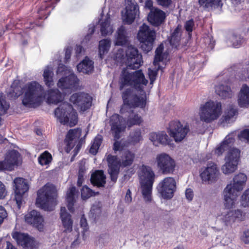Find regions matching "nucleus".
<instances>
[{
	"label": "nucleus",
	"instance_id": "f257e3e1",
	"mask_svg": "<svg viewBox=\"0 0 249 249\" xmlns=\"http://www.w3.org/2000/svg\"><path fill=\"white\" fill-rule=\"evenodd\" d=\"M23 93L22 103L27 107L38 103L44 96V89L35 81L28 83L23 87L18 82L15 81L11 85L7 97L10 99H16Z\"/></svg>",
	"mask_w": 249,
	"mask_h": 249
},
{
	"label": "nucleus",
	"instance_id": "f03ea898",
	"mask_svg": "<svg viewBox=\"0 0 249 249\" xmlns=\"http://www.w3.org/2000/svg\"><path fill=\"white\" fill-rule=\"evenodd\" d=\"M135 158V154L129 150H124L120 154L119 160L117 156L108 154L107 157L108 173L111 180L116 182L118 178L120 167L130 166Z\"/></svg>",
	"mask_w": 249,
	"mask_h": 249
},
{
	"label": "nucleus",
	"instance_id": "7ed1b4c3",
	"mask_svg": "<svg viewBox=\"0 0 249 249\" xmlns=\"http://www.w3.org/2000/svg\"><path fill=\"white\" fill-rule=\"evenodd\" d=\"M121 79L120 90H122L125 86H130L137 90L142 91L144 86H146L148 82L142 70L130 72L126 69H124L122 72Z\"/></svg>",
	"mask_w": 249,
	"mask_h": 249
},
{
	"label": "nucleus",
	"instance_id": "20e7f679",
	"mask_svg": "<svg viewBox=\"0 0 249 249\" xmlns=\"http://www.w3.org/2000/svg\"><path fill=\"white\" fill-rule=\"evenodd\" d=\"M54 113L61 124L72 127L77 124V113L70 103H62L54 110Z\"/></svg>",
	"mask_w": 249,
	"mask_h": 249
},
{
	"label": "nucleus",
	"instance_id": "39448f33",
	"mask_svg": "<svg viewBox=\"0 0 249 249\" xmlns=\"http://www.w3.org/2000/svg\"><path fill=\"white\" fill-rule=\"evenodd\" d=\"M57 192L52 185H45L37 191L36 203L41 209L50 210V208L56 204Z\"/></svg>",
	"mask_w": 249,
	"mask_h": 249
},
{
	"label": "nucleus",
	"instance_id": "423d86ee",
	"mask_svg": "<svg viewBox=\"0 0 249 249\" xmlns=\"http://www.w3.org/2000/svg\"><path fill=\"white\" fill-rule=\"evenodd\" d=\"M122 97L124 104L120 109L121 114L125 112L126 106L130 108L140 107L144 108L146 104V96L141 97L136 93H134L133 90L130 89H126L122 93Z\"/></svg>",
	"mask_w": 249,
	"mask_h": 249
},
{
	"label": "nucleus",
	"instance_id": "0eeeda50",
	"mask_svg": "<svg viewBox=\"0 0 249 249\" xmlns=\"http://www.w3.org/2000/svg\"><path fill=\"white\" fill-rule=\"evenodd\" d=\"M142 172L143 180L145 181L141 185L142 194L144 201L151 202L153 185L155 181V175L152 168L148 166L142 165Z\"/></svg>",
	"mask_w": 249,
	"mask_h": 249
},
{
	"label": "nucleus",
	"instance_id": "6e6552de",
	"mask_svg": "<svg viewBox=\"0 0 249 249\" xmlns=\"http://www.w3.org/2000/svg\"><path fill=\"white\" fill-rule=\"evenodd\" d=\"M156 36L155 31L151 30L145 23L140 27L137 37L141 43V47L144 52L147 53L152 50Z\"/></svg>",
	"mask_w": 249,
	"mask_h": 249
},
{
	"label": "nucleus",
	"instance_id": "1a4fd4ad",
	"mask_svg": "<svg viewBox=\"0 0 249 249\" xmlns=\"http://www.w3.org/2000/svg\"><path fill=\"white\" fill-rule=\"evenodd\" d=\"M82 134L81 129L79 128L70 129L68 131L66 138L64 140L66 144V151L69 153L71 150L76 145L73 152L74 156H76L80 151L83 143L84 142V138L80 139Z\"/></svg>",
	"mask_w": 249,
	"mask_h": 249
},
{
	"label": "nucleus",
	"instance_id": "9d476101",
	"mask_svg": "<svg viewBox=\"0 0 249 249\" xmlns=\"http://www.w3.org/2000/svg\"><path fill=\"white\" fill-rule=\"evenodd\" d=\"M157 189L160 196L164 199H171L177 190V182L173 177H166L158 184Z\"/></svg>",
	"mask_w": 249,
	"mask_h": 249
},
{
	"label": "nucleus",
	"instance_id": "9b49d317",
	"mask_svg": "<svg viewBox=\"0 0 249 249\" xmlns=\"http://www.w3.org/2000/svg\"><path fill=\"white\" fill-rule=\"evenodd\" d=\"M157 166L163 175L172 174L175 170V160L168 154L161 153L156 157Z\"/></svg>",
	"mask_w": 249,
	"mask_h": 249
},
{
	"label": "nucleus",
	"instance_id": "f8f14e48",
	"mask_svg": "<svg viewBox=\"0 0 249 249\" xmlns=\"http://www.w3.org/2000/svg\"><path fill=\"white\" fill-rule=\"evenodd\" d=\"M70 101L81 111L84 112L91 107L92 98L88 93L78 92L73 93L70 96Z\"/></svg>",
	"mask_w": 249,
	"mask_h": 249
},
{
	"label": "nucleus",
	"instance_id": "ddd939ff",
	"mask_svg": "<svg viewBox=\"0 0 249 249\" xmlns=\"http://www.w3.org/2000/svg\"><path fill=\"white\" fill-rule=\"evenodd\" d=\"M168 129L170 135L176 142L183 140L190 130L188 124L183 126L180 121L177 120L171 121Z\"/></svg>",
	"mask_w": 249,
	"mask_h": 249
},
{
	"label": "nucleus",
	"instance_id": "4468645a",
	"mask_svg": "<svg viewBox=\"0 0 249 249\" xmlns=\"http://www.w3.org/2000/svg\"><path fill=\"white\" fill-rule=\"evenodd\" d=\"M126 64L130 69H139L142 64V55L138 49L130 45L125 51Z\"/></svg>",
	"mask_w": 249,
	"mask_h": 249
},
{
	"label": "nucleus",
	"instance_id": "2eb2a0df",
	"mask_svg": "<svg viewBox=\"0 0 249 249\" xmlns=\"http://www.w3.org/2000/svg\"><path fill=\"white\" fill-rule=\"evenodd\" d=\"M221 104L219 102L209 101L203 106V121L209 123L216 119L220 115Z\"/></svg>",
	"mask_w": 249,
	"mask_h": 249
},
{
	"label": "nucleus",
	"instance_id": "dca6fc26",
	"mask_svg": "<svg viewBox=\"0 0 249 249\" xmlns=\"http://www.w3.org/2000/svg\"><path fill=\"white\" fill-rule=\"evenodd\" d=\"M13 183L15 192L14 200L19 209L20 208L23 199V195L29 190V185L26 180L22 178H16Z\"/></svg>",
	"mask_w": 249,
	"mask_h": 249
},
{
	"label": "nucleus",
	"instance_id": "f3484780",
	"mask_svg": "<svg viewBox=\"0 0 249 249\" xmlns=\"http://www.w3.org/2000/svg\"><path fill=\"white\" fill-rule=\"evenodd\" d=\"M12 236L17 244L24 249H37L38 248L36 242L27 233L15 231L12 233Z\"/></svg>",
	"mask_w": 249,
	"mask_h": 249
},
{
	"label": "nucleus",
	"instance_id": "a211bd4d",
	"mask_svg": "<svg viewBox=\"0 0 249 249\" xmlns=\"http://www.w3.org/2000/svg\"><path fill=\"white\" fill-rule=\"evenodd\" d=\"M109 124L114 139L119 140L121 133L124 131L126 127L123 117L118 114H113L110 118Z\"/></svg>",
	"mask_w": 249,
	"mask_h": 249
},
{
	"label": "nucleus",
	"instance_id": "6ab92c4d",
	"mask_svg": "<svg viewBox=\"0 0 249 249\" xmlns=\"http://www.w3.org/2000/svg\"><path fill=\"white\" fill-rule=\"evenodd\" d=\"M138 4L132 0H127V5L125 7V12L122 15V19L125 24H132L139 14Z\"/></svg>",
	"mask_w": 249,
	"mask_h": 249
},
{
	"label": "nucleus",
	"instance_id": "aec40b11",
	"mask_svg": "<svg viewBox=\"0 0 249 249\" xmlns=\"http://www.w3.org/2000/svg\"><path fill=\"white\" fill-rule=\"evenodd\" d=\"M245 219V213L240 210H229L222 215L221 220L226 226H231L235 221Z\"/></svg>",
	"mask_w": 249,
	"mask_h": 249
},
{
	"label": "nucleus",
	"instance_id": "412c9836",
	"mask_svg": "<svg viewBox=\"0 0 249 249\" xmlns=\"http://www.w3.org/2000/svg\"><path fill=\"white\" fill-rule=\"evenodd\" d=\"M25 221L41 231L44 228V219L39 212L32 210L25 216Z\"/></svg>",
	"mask_w": 249,
	"mask_h": 249
},
{
	"label": "nucleus",
	"instance_id": "4be33fe9",
	"mask_svg": "<svg viewBox=\"0 0 249 249\" xmlns=\"http://www.w3.org/2000/svg\"><path fill=\"white\" fill-rule=\"evenodd\" d=\"M166 18L165 13L158 8L151 9L148 15L149 22L155 27L160 26L164 22Z\"/></svg>",
	"mask_w": 249,
	"mask_h": 249
},
{
	"label": "nucleus",
	"instance_id": "5701e85b",
	"mask_svg": "<svg viewBox=\"0 0 249 249\" xmlns=\"http://www.w3.org/2000/svg\"><path fill=\"white\" fill-rule=\"evenodd\" d=\"M247 181V176L246 174L240 173L233 178L232 182L228 184L227 186H230L231 190L239 194L245 186Z\"/></svg>",
	"mask_w": 249,
	"mask_h": 249
},
{
	"label": "nucleus",
	"instance_id": "b1692460",
	"mask_svg": "<svg viewBox=\"0 0 249 249\" xmlns=\"http://www.w3.org/2000/svg\"><path fill=\"white\" fill-rule=\"evenodd\" d=\"M230 186H226L223 191L224 204L226 208L231 209L235 206L239 194L231 190Z\"/></svg>",
	"mask_w": 249,
	"mask_h": 249
},
{
	"label": "nucleus",
	"instance_id": "393cba45",
	"mask_svg": "<svg viewBox=\"0 0 249 249\" xmlns=\"http://www.w3.org/2000/svg\"><path fill=\"white\" fill-rule=\"evenodd\" d=\"M35 25L37 26V24L34 22L26 21V19L14 20L13 19L10 20L9 23L6 25V30H13L16 29H31L35 27Z\"/></svg>",
	"mask_w": 249,
	"mask_h": 249
},
{
	"label": "nucleus",
	"instance_id": "a878e982",
	"mask_svg": "<svg viewBox=\"0 0 249 249\" xmlns=\"http://www.w3.org/2000/svg\"><path fill=\"white\" fill-rule=\"evenodd\" d=\"M235 141L234 135L231 133L228 135L224 140L215 148L214 152L218 156L221 155L224 152L229 150Z\"/></svg>",
	"mask_w": 249,
	"mask_h": 249
},
{
	"label": "nucleus",
	"instance_id": "bb28decb",
	"mask_svg": "<svg viewBox=\"0 0 249 249\" xmlns=\"http://www.w3.org/2000/svg\"><path fill=\"white\" fill-rule=\"evenodd\" d=\"M77 81V76L74 74H71L68 76L59 79L57 86L62 90L72 89L76 86Z\"/></svg>",
	"mask_w": 249,
	"mask_h": 249
},
{
	"label": "nucleus",
	"instance_id": "cd10ccee",
	"mask_svg": "<svg viewBox=\"0 0 249 249\" xmlns=\"http://www.w3.org/2000/svg\"><path fill=\"white\" fill-rule=\"evenodd\" d=\"M19 156V152L16 150H13L9 152L3 160L5 169L6 170L12 171L15 165H18Z\"/></svg>",
	"mask_w": 249,
	"mask_h": 249
},
{
	"label": "nucleus",
	"instance_id": "c85d7f7f",
	"mask_svg": "<svg viewBox=\"0 0 249 249\" xmlns=\"http://www.w3.org/2000/svg\"><path fill=\"white\" fill-rule=\"evenodd\" d=\"M218 175V170L216 165L213 162H208L203 171V180L212 182L217 178Z\"/></svg>",
	"mask_w": 249,
	"mask_h": 249
},
{
	"label": "nucleus",
	"instance_id": "c756f323",
	"mask_svg": "<svg viewBox=\"0 0 249 249\" xmlns=\"http://www.w3.org/2000/svg\"><path fill=\"white\" fill-rule=\"evenodd\" d=\"M149 139L155 146H158L160 144L164 145H170L171 142L164 131L159 133L152 132L150 134Z\"/></svg>",
	"mask_w": 249,
	"mask_h": 249
},
{
	"label": "nucleus",
	"instance_id": "7c9ffc66",
	"mask_svg": "<svg viewBox=\"0 0 249 249\" xmlns=\"http://www.w3.org/2000/svg\"><path fill=\"white\" fill-rule=\"evenodd\" d=\"M106 177L102 170H95L90 177L91 184L98 188L104 187L106 183Z\"/></svg>",
	"mask_w": 249,
	"mask_h": 249
},
{
	"label": "nucleus",
	"instance_id": "2f4dec72",
	"mask_svg": "<svg viewBox=\"0 0 249 249\" xmlns=\"http://www.w3.org/2000/svg\"><path fill=\"white\" fill-rule=\"evenodd\" d=\"M60 215L62 224L65 229L64 231H72L73 221L71 219V215L67 212L65 207H61Z\"/></svg>",
	"mask_w": 249,
	"mask_h": 249
},
{
	"label": "nucleus",
	"instance_id": "473e14b6",
	"mask_svg": "<svg viewBox=\"0 0 249 249\" xmlns=\"http://www.w3.org/2000/svg\"><path fill=\"white\" fill-rule=\"evenodd\" d=\"M238 102L240 107L249 106V87L247 85H243L241 89Z\"/></svg>",
	"mask_w": 249,
	"mask_h": 249
},
{
	"label": "nucleus",
	"instance_id": "72a5a7b5",
	"mask_svg": "<svg viewBox=\"0 0 249 249\" xmlns=\"http://www.w3.org/2000/svg\"><path fill=\"white\" fill-rule=\"evenodd\" d=\"M63 100V95L57 89L48 90L47 101L49 103L57 104Z\"/></svg>",
	"mask_w": 249,
	"mask_h": 249
},
{
	"label": "nucleus",
	"instance_id": "f704fd0d",
	"mask_svg": "<svg viewBox=\"0 0 249 249\" xmlns=\"http://www.w3.org/2000/svg\"><path fill=\"white\" fill-rule=\"evenodd\" d=\"M243 41V38L240 35L233 33L229 35L226 40V43L229 47L239 48L241 46Z\"/></svg>",
	"mask_w": 249,
	"mask_h": 249
},
{
	"label": "nucleus",
	"instance_id": "c9c22d12",
	"mask_svg": "<svg viewBox=\"0 0 249 249\" xmlns=\"http://www.w3.org/2000/svg\"><path fill=\"white\" fill-rule=\"evenodd\" d=\"M75 192V187L72 186L69 188L67 193L66 199L67 203V207L71 213H73L74 211V204L75 202L74 198Z\"/></svg>",
	"mask_w": 249,
	"mask_h": 249
},
{
	"label": "nucleus",
	"instance_id": "e433bc0d",
	"mask_svg": "<svg viewBox=\"0 0 249 249\" xmlns=\"http://www.w3.org/2000/svg\"><path fill=\"white\" fill-rule=\"evenodd\" d=\"M77 67L80 72L89 74L91 73L93 71V62L89 59H85L78 64Z\"/></svg>",
	"mask_w": 249,
	"mask_h": 249
},
{
	"label": "nucleus",
	"instance_id": "4c0bfd02",
	"mask_svg": "<svg viewBox=\"0 0 249 249\" xmlns=\"http://www.w3.org/2000/svg\"><path fill=\"white\" fill-rule=\"evenodd\" d=\"M240 157V151L236 148L231 147L225 158V161L238 164Z\"/></svg>",
	"mask_w": 249,
	"mask_h": 249
},
{
	"label": "nucleus",
	"instance_id": "58836bf2",
	"mask_svg": "<svg viewBox=\"0 0 249 249\" xmlns=\"http://www.w3.org/2000/svg\"><path fill=\"white\" fill-rule=\"evenodd\" d=\"M180 31L181 27L178 25L169 38V42L173 47H177L179 45L181 39Z\"/></svg>",
	"mask_w": 249,
	"mask_h": 249
},
{
	"label": "nucleus",
	"instance_id": "ea45409f",
	"mask_svg": "<svg viewBox=\"0 0 249 249\" xmlns=\"http://www.w3.org/2000/svg\"><path fill=\"white\" fill-rule=\"evenodd\" d=\"M142 122V117L133 110H131L129 112L126 120V124L129 127H131L135 125H140Z\"/></svg>",
	"mask_w": 249,
	"mask_h": 249
},
{
	"label": "nucleus",
	"instance_id": "a19ab883",
	"mask_svg": "<svg viewBox=\"0 0 249 249\" xmlns=\"http://www.w3.org/2000/svg\"><path fill=\"white\" fill-rule=\"evenodd\" d=\"M111 45V41L109 39H103L99 42V56L101 59L104 58V56L107 53Z\"/></svg>",
	"mask_w": 249,
	"mask_h": 249
},
{
	"label": "nucleus",
	"instance_id": "79ce46f5",
	"mask_svg": "<svg viewBox=\"0 0 249 249\" xmlns=\"http://www.w3.org/2000/svg\"><path fill=\"white\" fill-rule=\"evenodd\" d=\"M54 0H46L44 1V3L42 5L41 7L38 9L37 13L39 15V18H46L49 15L50 11L46 12L48 8L54 7L52 5Z\"/></svg>",
	"mask_w": 249,
	"mask_h": 249
},
{
	"label": "nucleus",
	"instance_id": "37998d69",
	"mask_svg": "<svg viewBox=\"0 0 249 249\" xmlns=\"http://www.w3.org/2000/svg\"><path fill=\"white\" fill-rule=\"evenodd\" d=\"M117 36L116 40V45L117 46L125 45L128 42L125 35L126 31L123 26L120 27L117 30Z\"/></svg>",
	"mask_w": 249,
	"mask_h": 249
},
{
	"label": "nucleus",
	"instance_id": "c03bdc74",
	"mask_svg": "<svg viewBox=\"0 0 249 249\" xmlns=\"http://www.w3.org/2000/svg\"><path fill=\"white\" fill-rule=\"evenodd\" d=\"M215 90L216 93L222 98H229L232 95L231 88L227 86L223 85L216 86Z\"/></svg>",
	"mask_w": 249,
	"mask_h": 249
},
{
	"label": "nucleus",
	"instance_id": "a18cd8bd",
	"mask_svg": "<svg viewBox=\"0 0 249 249\" xmlns=\"http://www.w3.org/2000/svg\"><path fill=\"white\" fill-rule=\"evenodd\" d=\"M142 140V136L141 129L137 128L130 132L128 137V141L130 144L135 145Z\"/></svg>",
	"mask_w": 249,
	"mask_h": 249
},
{
	"label": "nucleus",
	"instance_id": "49530a36",
	"mask_svg": "<svg viewBox=\"0 0 249 249\" xmlns=\"http://www.w3.org/2000/svg\"><path fill=\"white\" fill-rule=\"evenodd\" d=\"M100 26V31L102 36H106L112 33L113 30L112 27L110 25L109 18H105L104 21L101 23Z\"/></svg>",
	"mask_w": 249,
	"mask_h": 249
},
{
	"label": "nucleus",
	"instance_id": "de8ad7c7",
	"mask_svg": "<svg viewBox=\"0 0 249 249\" xmlns=\"http://www.w3.org/2000/svg\"><path fill=\"white\" fill-rule=\"evenodd\" d=\"M53 72L49 67H47L44 71L43 76L45 85L50 88L53 85Z\"/></svg>",
	"mask_w": 249,
	"mask_h": 249
},
{
	"label": "nucleus",
	"instance_id": "09e8293b",
	"mask_svg": "<svg viewBox=\"0 0 249 249\" xmlns=\"http://www.w3.org/2000/svg\"><path fill=\"white\" fill-rule=\"evenodd\" d=\"M103 142V137L101 135H97L91 143V146L89 149V153L93 155H95L99 150Z\"/></svg>",
	"mask_w": 249,
	"mask_h": 249
},
{
	"label": "nucleus",
	"instance_id": "8fccbe9b",
	"mask_svg": "<svg viewBox=\"0 0 249 249\" xmlns=\"http://www.w3.org/2000/svg\"><path fill=\"white\" fill-rule=\"evenodd\" d=\"M238 164L229 161H225V164L221 168L222 172L224 174H231L237 170Z\"/></svg>",
	"mask_w": 249,
	"mask_h": 249
},
{
	"label": "nucleus",
	"instance_id": "3c124183",
	"mask_svg": "<svg viewBox=\"0 0 249 249\" xmlns=\"http://www.w3.org/2000/svg\"><path fill=\"white\" fill-rule=\"evenodd\" d=\"M39 163L43 166L49 164L52 160V155L47 151L42 153L38 158Z\"/></svg>",
	"mask_w": 249,
	"mask_h": 249
},
{
	"label": "nucleus",
	"instance_id": "603ef678",
	"mask_svg": "<svg viewBox=\"0 0 249 249\" xmlns=\"http://www.w3.org/2000/svg\"><path fill=\"white\" fill-rule=\"evenodd\" d=\"M99 194V192H95L90 189L87 186H84L81 190V197L83 199L85 200L91 196H95Z\"/></svg>",
	"mask_w": 249,
	"mask_h": 249
},
{
	"label": "nucleus",
	"instance_id": "864d4df0",
	"mask_svg": "<svg viewBox=\"0 0 249 249\" xmlns=\"http://www.w3.org/2000/svg\"><path fill=\"white\" fill-rule=\"evenodd\" d=\"M203 4L206 9L210 10L215 6H222V3L221 0H203Z\"/></svg>",
	"mask_w": 249,
	"mask_h": 249
},
{
	"label": "nucleus",
	"instance_id": "5fc2aeb1",
	"mask_svg": "<svg viewBox=\"0 0 249 249\" xmlns=\"http://www.w3.org/2000/svg\"><path fill=\"white\" fill-rule=\"evenodd\" d=\"M237 113L236 109L234 108L232 106L230 107L224 116V121L227 123H230L231 119L236 115Z\"/></svg>",
	"mask_w": 249,
	"mask_h": 249
},
{
	"label": "nucleus",
	"instance_id": "6e6d98bb",
	"mask_svg": "<svg viewBox=\"0 0 249 249\" xmlns=\"http://www.w3.org/2000/svg\"><path fill=\"white\" fill-rule=\"evenodd\" d=\"M195 26V23L193 19H191L186 21L184 24V28L186 32H188V37L191 38L192 37V32Z\"/></svg>",
	"mask_w": 249,
	"mask_h": 249
},
{
	"label": "nucleus",
	"instance_id": "4d7b16f0",
	"mask_svg": "<svg viewBox=\"0 0 249 249\" xmlns=\"http://www.w3.org/2000/svg\"><path fill=\"white\" fill-rule=\"evenodd\" d=\"M241 204L244 207H249V190H246L241 196Z\"/></svg>",
	"mask_w": 249,
	"mask_h": 249
},
{
	"label": "nucleus",
	"instance_id": "13d9d810",
	"mask_svg": "<svg viewBox=\"0 0 249 249\" xmlns=\"http://www.w3.org/2000/svg\"><path fill=\"white\" fill-rule=\"evenodd\" d=\"M10 107L9 104L8 103L5 99V97L3 96L2 94H0V110L4 112L9 109Z\"/></svg>",
	"mask_w": 249,
	"mask_h": 249
},
{
	"label": "nucleus",
	"instance_id": "bf43d9fd",
	"mask_svg": "<svg viewBox=\"0 0 249 249\" xmlns=\"http://www.w3.org/2000/svg\"><path fill=\"white\" fill-rule=\"evenodd\" d=\"M80 224L81 227L83 229V237L85 240V232L88 231L89 226L84 215H82L81 217Z\"/></svg>",
	"mask_w": 249,
	"mask_h": 249
},
{
	"label": "nucleus",
	"instance_id": "052dcab7",
	"mask_svg": "<svg viewBox=\"0 0 249 249\" xmlns=\"http://www.w3.org/2000/svg\"><path fill=\"white\" fill-rule=\"evenodd\" d=\"M204 43L207 46V51H210L212 50L214 46V41L213 40L212 37L210 36H208L207 37L204 38Z\"/></svg>",
	"mask_w": 249,
	"mask_h": 249
},
{
	"label": "nucleus",
	"instance_id": "680f3d73",
	"mask_svg": "<svg viewBox=\"0 0 249 249\" xmlns=\"http://www.w3.org/2000/svg\"><path fill=\"white\" fill-rule=\"evenodd\" d=\"M238 137L240 140L249 142V129L242 131L239 134Z\"/></svg>",
	"mask_w": 249,
	"mask_h": 249
},
{
	"label": "nucleus",
	"instance_id": "e2e57ef3",
	"mask_svg": "<svg viewBox=\"0 0 249 249\" xmlns=\"http://www.w3.org/2000/svg\"><path fill=\"white\" fill-rule=\"evenodd\" d=\"M115 141L113 143V149L116 152L117 151H120V153L124 151V146L121 144V142L117 141L118 140L115 139Z\"/></svg>",
	"mask_w": 249,
	"mask_h": 249
},
{
	"label": "nucleus",
	"instance_id": "0e129e2a",
	"mask_svg": "<svg viewBox=\"0 0 249 249\" xmlns=\"http://www.w3.org/2000/svg\"><path fill=\"white\" fill-rule=\"evenodd\" d=\"M8 214L5 209L0 206V225L3 223L4 220L7 217Z\"/></svg>",
	"mask_w": 249,
	"mask_h": 249
},
{
	"label": "nucleus",
	"instance_id": "69168bd1",
	"mask_svg": "<svg viewBox=\"0 0 249 249\" xmlns=\"http://www.w3.org/2000/svg\"><path fill=\"white\" fill-rule=\"evenodd\" d=\"M7 190L5 185L0 180V199H3L7 196Z\"/></svg>",
	"mask_w": 249,
	"mask_h": 249
},
{
	"label": "nucleus",
	"instance_id": "338daca9",
	"mask_svg": "<svg viewBox=\"0 0 249 249\" xmlns=\"http://www.w3.org/2000/svg\"><path fill=\"white\" fill-rule=\"evenodd\" d=\"M158 5L163 7L168 8L172 3V0H156Z\"/></svg>",
	"mask_w": 249,
	"mask_h": 249
},
{
	"label": "nucleus",
	"instance_id": "774afa93",
	"mask_svg": "<svg viewBox=\"0 0 249 249\" xmlns=\"http://www.w3.org/2000/svg\"><path fill=\"white\" fill-rule=\"evenodd\" d=\"M242 240L245 244H249V230L244 232L242 236Z\"/></svg>",
	"mask_w": 249,
	"mask_h": 249
}]
</instances>
